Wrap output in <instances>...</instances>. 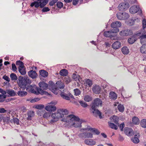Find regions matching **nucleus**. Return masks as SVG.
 Returning <instances> with one entry per match:
<instances>
[{
  "label": "nucleus",
  "instance_id": "obj_12",
  "mask_svg": "<svg viewBox=\"0 0 146 146\" xmlns=\"http://www.w3.org/2000/svg\"><path fill=\"white\" fill-rule=\"evenodd\" d=\"M102 102L101 99L99 98H96L95 99L91 105V107L93 108L94 107L97 108L99 106H102Z\"/></svg>",
  "mask_w": 146,
  "mask_h": 146
},
{
  "label": "nucleus",
  "instance_id": "obj_38",
  "mask_svg": "<svg viewBox=\"0 0 146 146\" xmlns=\"http://www.w3.org/2000/svg\"><path fill=\"white\" fill-rule=\"evenodd\" d=\"M7 92L11 96H14L16 95L15 92V91L13 90H7Z\"/></svg>",
  "mask_w": 146,
  "mask_h": 146
},
{
  "label": "nucleus",
  "instance_id": "obj_58",
  "mask_svg": "<svg viewBox=\"0 0 146 146\" xmlns=\"http://www.w3.org/2000/svg\"><path fill=\"white\" fill-rule=\"evenodd\" d=\"M3 78L8 82L10 81V79L9 77L6 75L4 76L3 77Z\"/></svg>",
  "mask_w": 146,
  "mask_h": 146
},
{
  "label": "nucleus",
  "instance_id": "obj_27",
  "mask_svg": "<svg viewBox=\"0 0 146 146\" xmlns=\"http://www.w3.org/2000/svg\"><path fill=\"white\" fill-rule=\"evenodd\" d=\"M132 121L133 123L135 125H138L140 122L139 119L136 116H134L132 117Z\"/></svg>",
  "mask_w": 146,
  "mask_h": 146
},
{
  "label": "nucleus",
  "instance_id": "obj_42",
  "mask_svg": "<svg viewBox=\"0 0 146 146\" xmlns=\"http://www.w3.org/2000/svg\"><path fill=\"white\" fill-rule=\"evenodd\" d=\"M10 77L12 80H16L17 79V76L14 73H11L10 75Z\"/></svg>",
  "mask_w": 146,
  "mask_h": 146
},
{
  "label": "nucleus",
  "instance_id": "obj_63",
  "mask_svg": "<svg viewBox=\"0 0 146 146\" xmlns=\"http://www.w3.org/2000/svg\"><path fill=\"white\" fill-rule=\"evenodd\" d=\"M0 93L3 94H6V92L1 88H0Z\"/></svg>",
  "mask_w": 146,
  "mask_h": 146
},
{
  "label": "nucleus",
  "instance_id": "obj_55",
  "mask_svg": "<svg viewBox=\"0 0 146 146\" xmlns=\"http://www.w3.org/2000/svg\"><path fill=\"white\" fill-rule=\"evenodd\" d=\"M50 9L47 7H43V9H42V11L43 12H45L48 11H50Z\"/></svg>",
  "mask_w": 146,
  "mask_h": 146
},
{
  "label": "nucleus",
  "instance_id": "obj_34",
  "mask_svg": "<svg viewBox=\"0 0 146 146\" xmlns=\"http://www.w3.org/2000/svg\"><path fill=\"white\" fill-rule=\"evenodd\" d=\"M108 124L110 127L111 129H114L116 130L117 129L118 127L117 126L115 125L114 123L109 122H108Z\"/></svg>",
  "mask_w": 146,
  "mask_h": 146
},
{
  "label": "nucleus",
  "instance_id": "obj_49",
  "mask_svg": "<svg viewBox=\"0 0 146 146\" xmlns=\"http://www.w3.org/2000/svg\"><path fill=\"white\" fill-rule=\"evenodd\" d=\"M13 121L14 124H16L17 125H19V119L16 118H13L12 119Z\"/></svg>",
  "mask_w": 146,
  "mask_h": 146
},
{
  "label": "nucleus",
  "instance_id": "obj_18",
  "mask_svg": "<svg viewBox=\"0 0 146 146\" xmlns=\"http://www.w3.org/2000/svg\"><path fill=\"white\" fill-rule=\"evenodd\" d=\"M29 76L32 79H35L37 78L38 75L35 71L31 70L28 72Z\"/></svg>",
  "mask_w": 146,
  "mask_h": 146
},
{
  "label": "nucleus",
  "instance_id": "obj_2",
  "mask_svg": "<svg viewBox=\"0 0 146 146\" xmlns=\"http://www.w3.org/2000/svg\"><path fill=\"white\" fill-rule=\"evenodd\" d=\"M68 113V111L66 109H61L58 110L57 112L52 114L51 116L53 119L50 120V123H52L56 122L59 118L63 117L64 118L65 117H64V115L67 114Z\"/></svg>",
  "mask_w": 146,
  "mask_h": 146
},
{
  "label": "nucleus",
  "instance_id": "obj_11",
  "mask_svg": "<svg viewBox=\"0 0 146 146\" xmlns=\"http://www.w3.org/2000/svg\"><path fill=\"white\" fill-rule=\"evenodd\" d=\"M129 7V3L126 2H124L119 4L118 7V8L119 11H124L128 9Z\"/></svg>",
  "mask_w": 146,
  "mask_h": 146
},
{
  "label": "nucleus",
  "instance_id": "obj_3",
  "mask_svg": "<svg viewBox=\"0 0 146 146\" xmlns=\"http://www.w3.org/2000/svg\"><path fill=\"white\" fill-rule=\"evenodd\" d=\"M23 90L26 89V90L29 92L33 93L36 95H38L39 93L43 94V92H39L40 89L38 88V87L35 84L29 85L25 86V88H21Z\"/></svg>",
  "mask_w": 146,
  "mask_h": 146
},
{
  "label": "nucleus",
  "instance_id": "obj_9",
  "mask_svg": "<svg viewBox=\"0 0 146 146\" xmlns=\"http://www.w3.org/2000/svg\"><path fill=\"white\" fill-rule=\"evenodd\" d=\"M117 19L119 20H126L129 17V15L128 13L125 12H117L116 15Z\"/></svg>",
  "mask_w": 146,
  "mask_h": 146
},
{
  "label": "nucleus",
  "instance_id": "obj_26",
  "mask_svg": "<svg viewBox=\"0 0 146 146\" xmlns=\"http://www.w3.org/2000/svg\"><path fill=\"white\" fill-rule=\"evenodd\" d=\"M136 36H135V34L131 38H129L128 39V42L130 44H132L134 43L137 40L135 38Z\"/></svg>",
  "mask_w": 146,
  "mask_h": 146
},
{
  "label": "nucleus",
  "instance_id": "obj_33",
  "mask_svg": "<svg viewBox=\"0 0 146 146\" xmlns=\"http://www.w3.org/2000/svg\"><path fill=\"white\" fill-rule=\"evenodd\" d=\"M89 130L92 132L94 134L96 135H99L100 133V131L98 130L95 128H90L89 129Z\"/></svg>",
  "mask_w": 146,
  "mask_h": 146
},
{
  "label": "nucleus",
  "instance_id": "obj_35",
  "mask_svg": "<svg viewBox=\"0 0 146 146\" xmlns=\"http://www.w3.org/2000/svg\"><path fill=\"white\" fill-rule=\"evenodd\" d=\"M112 119H113L112 121L119 126V123H118V117L116 116L113 115L112 116Z\"/></svg>",
  "mask_w": 146,
  "mask_h": 146
},
{
  "label": "nucleus",
  "instance_id": "obj_48",
  "mask_svg": "<svg viewBox=\"0 0 146 146\" xmlns=\"http://www.w3.org/2000/svg\"><path fill=\"white\" fill-rule=\"evenodd\" d=\"M19 70V72L22 75H24L26 74V72L25 70L23 69V68H18Z\"/></svg>",
  "mask_w": 146,
  "mask_h": 146
},
{
  "label": "nucleus",
  "instance_id": "obj_10",
  "mask_svg": "<svg viewBox=\"0 0 146 146\" xmlns=\"http://www.w3.org/2000/svg\"><path fill=\"white\" fill-rule=\"evenodd\" d=\"M112 29L111 30V31H108L104 32V35L106 37H110L111 40H116L118 39V37L115 34L113 35L114 33L113 32Z\"/></svg>",
  "mask_w": 146,
  "mask_h": 146
},
{
  "label": "nucleus",
  "instance_id": "obj_30",
  "mask_svg": "<svg viewBox=\"0 0 146 146\" xmlns=\"http://www.w3.org/2000/svg\"><path fill=\"white\" fill-rule=\"evenodd\" d=\"M27 92L25 91L20 90L17 92L18 95L21 97L25 96L27 95Z\"/></svg>",
  "mask_w": 146,
  "mask_h": 146
},
{
  "label": "nucleus",
  "instance_id": "obj_6",
  "mask_svg": "<svg viewBox=\"0 0 146 146\" xmlns=\"http://www.w3.org/2000/svg\"><path fill=\"white\" fill-rule=\"evenodd\" d=\"M146 31L145 29H142L140 31L137 32L135 34V36H139V39H140V42L142 44H144V39L146 38Z\"/></svg>",
  "mask_w": 146,
  "mask_h": 146
},
{
  "label": "nucleus",
  "instance_id": "obj_29",
  "mask_svg": "<svg viewBox=\"0 0 146 146\" xmlns=\"http://www.w3.org/2000/svg\"><path fill=\"white\" fill-rule=\"evenodd\" d=\"M40 75L43 77H46L48 76V72L44 70H41L39 71Z\"/></svg>",
  "mask_w": 146,
  "mask_h": 146
},
{
  "label": "nucleus",
  "instance_id": "obj_5",
  "mask_svg": "<svg viewBox=\"0 0 146 146\" xmlns=\"http://www.w3.org/2000/svg\"><path fill=\"white\" fill-rule=\"evenodd\" d=\"M31 83V80L28 78H22L19 79L18 84L21 88H25V86L30 85Z\"/></svg>",
  "mask_w": 146,
  "mask_h": 146
},
{
  "label": "nucleus",
  "instance_id": "obj_19",
  "mask_svg": "<svg viewBox=\"0 0 146 146\" xmlns=\"http://www.w3.org/2000/svg\"><path fill=\"white\" fill-rule=\"evenodd\" d=\"M121 46V44L120 42L117 41L114 42L112 45V47L115 50L119 49Z\"/></svg>",
  "mask_w": 146,
  "mask_h": 146
},
{
  "label": "nucleus",
  "instance_id": "obj_40",
  "mask_svg": "<svg viewBox=\"0 0 146 146\" xmlns=\"http://www.w3.org/2000/svg\"><path fill=\"white\" fill-rule=\"evenodd\" d=\"M84 83L86 84V85L89 87L91 86L92 84V81L89 79H85V82Z\"/></svg>",
  "mask_w": 146,
  "mask_h": 146
},
{
  "label": "nucleus",
  "instance_id": "obj_15",
  "mask_svg": "<svg viewBox=\"0 0 146 146\" xmlns=\"http://www.w3.org/2000/svg\"><path fill=\"white\" fill-rule=\"evenodd\" d=\"M90 110L92 111V113L94 116L96 117L98 116L101 119L102 118L101 113L98 110L96 109V108L94 107V108H93L92 107H91Z\"/></svg>",
  "mask_w": 146,
  "mask_h": 146
},
{
  "label": "nucleus",
  "instance_id": "obj_46",
  "mask_svg": "<svg viewBox=\"0 0 146 146\" xmlns=\"http://www.w3.org/2000/svg\"><path fill=\"white\" fill-rule=\"evenodd\" d=\"M74 94L76 96H78L80 95L81 93V92L78 89H75L74 90Z\"/></svg>",
  "mask_w": 146,
  "mask_h": 146
},
{
  "label": "nucleus",
  "instance_id": "obj_8",
  "mask_svg": "<svg viewBox=\"0 0 146 146\" xmlns=\"http://www.w3.org/2000/svg\"><path fill=\"white\" fill-rule=\"evenodd\" d=\"M121 25V22L118 21H116L113 22L111 24V27L112 28L111 29L112 31L114 33H116L119 31V27Z\"/></svg>",
  "mask_w": 146,
  "mask_h": 146
},
{
  "label": "nucleus",
  "instance_id": "obj_44",
  "mask_svg": "<svg viewBox=\"0 0 146 146\" xmlns=\"http://www.w3.org/2000/svg\"><path fill=\"white\" fill-rule=\"evenodd\" d=\"M141 125V126L144 128L146 127V119H142L140 123Z\"/></svg>",
  "mask_w": 146,
  "mask_h": 146
},
{
  "label": "nucleus",
  "instance_id": "obj_23",
  "mask_svg": "<svg viewBox=\"0 0 146 146\" xmlns=\"http://www.w3.org/2000/svg\"><path fill=\"white\" fill-rule=\"evenodd\" d=\"M45 109L49 111H54L56 110V108L54 106L48 105L45 107Z\"/></svg>",
  "mask_w": 146,
  "mask_h": 146
},
{
  "label": "nucleus",
  "instance_id": "obj_17",
  "mask_svg": "<svg viewBox=\"0 0 146 146\" xmlns=\"http://www.w3.org/2000/svg\"><path fill=\"white\" fill-rule=\"evenodd\" d=\"M124 132L125 134L128 136H131L133 135L134 133L131 128L125 127L124 129Z\"/></svg>",
  "mask_w": 146,
  "mask_h": 146
},
{
  "label": "nucleus",
  "instance_id": "obj_22",
  "mask_svg": "<svg viewBox=\"0 0 146 146\" xmlns=\"http://www.w3.org/2000/svg\"><path fill=\"white\" fill-rule=\"evenodd\" d=\"M110 98L112 100H115L117 98V94L114 92L111 91L109 93Z\"/></svg>",
  "mask_w": 146,
  "mask_h": 146
},
{
  "label": "nucleus",
  "instance_id": "obj_21",
  "mask_svg": "<svg viewBox=\"0 0 146 146\" xmlns=\"http://www.w3.org/2000/svg\"><path fill=\"white\" fill-rule=\"evenodd\" d=\"M133 135L135 136L132 138L131 139V141L135 143H137L139 142V133H137V134H133Z\"/></svg>",
  "mask_w": 146,
  "mask_h": 146
},
{
  "label": "nucleus",
  "instance_id": "obj_20",
  "mask_svg": "<svg viewBox=\"0 0 146 146\" xmlns=\"http://www.w3.org/2000/svg\"><path fill=\"white\" fill-rule=\"evenodd\" d=\"M84 142L86 145H93L96 143V142L92 139H86L85 140Z\"/></svg>",
  "mask_w": 146,
  "mask_h": 146
},
{
  "label": "nucleus",
  "instance_id": "obj_13",
  "mask_svg": "<svg viewBox=\"0 0 146 146\" xmlns=\"http://www.w3.org/2000/svg\"><path fill=\"white\" fill-rule=\"evenodd\" d=\"M60 95L63 98L68 100H70V98H74V96L70 93L66 94L63 92H61Z\"/></svg>",
  "mask_w": 146,
  "mask_h": 146
},
{
  "label": "nucleus",
  "instance_id": "obj_54",
  "mask_svg": "<svg viewBox=\"0 0 146 146\" xmlns=\"http://www.w3.org/2000/svg\"><path fill=\"white\" fill-rule=\"evenodd\" d=\"M63 4L61 2H58L56 3V5L58 7L61 8L63 6Z\"/></svg>",
  "mask_w": 146,
  "mask_h": 146
},
{
  "label": "nucleus",
  "instance_id": "obj_41",
  "mask_svg": "<svg viewBox=\"0 0 146 146\" xmlns=\"http://www.w3.org/2000/svg\"><path fill=\"white\" fill-rule=\"evenodd\" d=\"M117 108L119 111L121 112H123L124 111V107L123 105L119 104L117 106Z\"/></svg>",
  "mask_w": 146,
  "mask_h": 146
},
{
  "label": "nucleus",
  "instance_id": "obj_52",
  "mask_svg": "<svg viewBox=\"0 0 146 146\" xmlns=\"http://www.w3.org/2000/svg\"><path fill=\"white\" fill-rule=\"evenodd\" d=\"M142 25L143 26V29H146V20L145 19H143L142 21Z\"/></svg>",
  "mask_w": 146,
  "mask_h": 146
},
{
  "label": "nucleus",
  "instance_id": "obj_28",
  "mask_svg": "<svg viewBox=\"0 0 146 146\" xmlns=\"http://www.w3.org/2000/svg\"><path fill=\"white\" fill-rule=\"evenodd\" d=\"M60 74L62 76H66L68 75V72L67 70L63 69L61 70L59 72Z\"/></svg>",
  "mask_w": 146,
  "mask_h": 146
},
{
  "label": "nucleus",
  "instance_id": "obj_51",
  "mask_svg": "<svg viewBox=\"0 0 146 146\" xmlns=\"http://www.w3.org/2000/svg\"><path fill=\"white\" fill-rule=\"evenodd\" d=\"M51 113L50 112H46L43 115V117L44 118H47L48 117L51 115Z\"/></svg>",
  "mask_w": 146,
  "mask_h": 146
},
{
  "label": "nucleus",
  "instance_id": "obj_31",
  "mask_svg": "<svg viewBox=\"0 0 146 146\" xmlns=\"http://www.w3.org/2000/svg\"><path fill=\"white\" fill-rule=\"evenodd\" d=\"M140 50L142 53H146V44H143L140 47Z\"/></svg>",
  "mask_w": 146,
  "mask_h": 146
},
{
  "label": "nucleus",
  "instance_id": "obj_57",
  "mask_svg": "<svg viewBox=\"0 0 146 146\" xmlns=\"http://www.w3.org/2000/svg\"><path fill=\"white\" fill-rule=\"evenodd\" d=\"M12 70L14 71H16L17 70V68L15 64L14 63H13L12 64Z\"/></svg>",
  "mask_w": 146,
  "mask_h": 146
},
{
  "label": "nucleus",
  "instance_id": "obj_60",
  "mask_svg": "<svg viewBox=\"0 0 146 146\" xmlns=\"http://www.w3.org/2000/svg\"><path fill=\"white\" fill-rule=\"evenodd\" d=\"M124 123H122L119 125V128L120 129V130L121 131H123V129L124 127Z\"/></svg>",
  "mask_w": 146,
  "mask_h": 146
},
{
  "label": "nucleus",
  "instance_id": "obj_62",
  "mask_svg": "<svg viewBox=\"0 0 146 146\" xmlns=\"http://www.w3.org/2000/svg\"><path fill=\"white\" fill-rule=\"evenodd\" d=\"M7 111V110H5L3 108H0V113H5Z\"/></svg>",
  "mask_w": 146,
  "mask_h": 146
},
{
  "label": "nucleus",
  "instance_id": "obj_53",
  "mask_svg": "<svg viewBox=\"0 0 146 146\" xmlns=\"http://www.w3.org/2000/svg\"><path fill=\"white\" fill-rule=\"evenodd\" d=\"M86 134L85 132L79 134L78 135V136L80 138L82 139L86 138Z\"/></svg>",
  "mask_w": 146,
  "mask_h": 146
},
{
  "label": "nucleus",
  "instance_id": "obj_59",
  "mask_svg": "<svg viewBox=\"0 0 146 146\" xmlns=\"http://www.w3.org/2000/svg\"><path fill=\"white\" fill-rule=\"evenodd\" d=\"M3 120L5 121L6 122H9L10 121V118L9 117H6L4 118Z\"/></svg>",
  "mask_w": 146,
  "mask_h": 146
},
{
  "label": "nucleus",
  "instance_id": "obj_43",
  "mask_svg": "<svg viewBox=\"0 0 146 146\" xmlns=\"http://www.w3.org/2000/svg\"><path fill=\"white\" fill-rule=\"evenodd\" d=\"M78 102L81 106L83 108H86L88 106L87 104L83 101L79 100Z\"/></svg>",
  "mask_w": 146,
  "mask_h": 146
},
{
  "label": "nucleus",
  "instance_id": "obj_64",
  "mask_svg": "<svg viewBox=\"0 0 146 146\" xmlns=\"http://www.w3.org/2000/svg\"><path fill=\"white\" fill-rule=\"evenodd\" d=\"M79 0H73V4L74 5H76L78 4Z\"/></svg>",
  "mask_w": 146,
  "mask_h": 146
},
{
  "label": "nucleus",
  "instance_id": "obj_37",
  "mask_svg": "<svg viewBox=\"0 0 146 146\" xmlns=\"http://www.w3.org/2000/svg\"><path fill=\"white\" fill-rule=\"evenodd\" d=\"M84 100L86 102H90L92 100V97L90 96L86 95L84 97Z\"/></svg>",
  "mask_w": 146,
  "mask_h": 146
},
{
  "label": "nucleus",
  "instance_id": "obj_25",
  "mask_svg": "<svg viewBox=\"0 0 146 146\" xmlns=\"http://www.w3.org/2000/svg\"><path fill=\"white\" fill-rule=\"evenodd\" d=\"M35 115L34 112L33 111H29L27 113L28 117H27V119L31 120L32 118Z\"/></svg>",
  "mask_w": 146,
  "mask_h": 146
},
{
  "label": "nucleus",
  "instance_id": "obj_24",
  "mask_svg": "<svg viewBox=\"0 0 146 146\" xmlns=\"http://www.w3.org/2000/svg\"><path fill=\"white\" fill-rule=\"evenodd\" d=\"M101 88L99 86L96 85L92 88L93 91L96 94H99L100 92Z\"/></svg>",
  "mask_w": 146,
  "mask_h": 146
},
{
  "label": "nucleus",
  "instance_id": "obj_50",
  "mask_svg": "<svg viewBox=\"0 0 146 146\" xmlns=\"http://www.w3.org/2000/svg\"><path fill=\"white\" fill-rule=\"evenodd\" d=\"M86 138H92L93 137V135L92 133L89 132H85Z\"/></svg>",
  "mask_w": 146,
  "mask_h": 146
},
{
  "label": "nucleus",
  "instance_id": "obj_47",
  "mask_svg": "<svg viewBox=\"0 0 146 146\" xmlns=\"http://www.w3.org/2000/svg\"><path fill=\"white\" fill-rule=\"evenodd\" d=\"M71 79L69 77H65L64 78V81L66 84H68L71 81Z\"/></svg>",
  "mask_w": 146,
  "mask_h": 146
},
{
  "label": "nucleus",
  "instance_id": "obj_1",
  "mask_svg": "<svg viewBox=\"0 0 146 146\" xmlns=\"http://www.w3.org/2000/svg\"><path fill=\"white\" fill-rule=\"evenodd\" d=\"M80 120V118L72 114L68 115L66 117L63 118L62 119V121H63L69 122V124L75 127H80L81 126V123Z\"/></svg>",
  "mask_w": 146,
  "mask_h": 146
},
{
  "label": "nucleus",
  "instance_id": "obj_14",
  "mask_svg": "<svg viewBox=\"0 0 146 146\" xmlns=\"http://www.w3.org/2000/svg\"><path fill=\"white\" fill-rule=\"evenodd\" d=\"M119 34L121 36H127L132 35L133 32L132 30L131 29H125L120 31Z\"/></svg>",
  "mask_w": 146,
  "mask_h": 146
},
{
  "label": "nucleus",
  "instance_id": "obj_36",
  "mask_svg": "<svg viewBox=\"0 0 146 146\" xmlns=\"http://www.w3.org/2000/svg\"><path fill=\"white\" fill-rule=\"evenodd\" d=\"M137 22L139 21H140V19L138 18H133L129 20V23L130 25H132L134 24L135 21Z\"/></svg>",
  "mask_w": 146,
  "mask_h": 146
},
{
  "label": "nucleus",
  "instance_id": "obj_56",
  "mask_svg": "<svg viewBox=\"0 0 146 146\" xmlns=\"http://www.w3.org/2000/svg\"><path fill=\"white\" fill-rule=\"evenodd\" d=\"M58 0H52L49 3V5L50 6H53L57 2Z\"/></svg>",
  "mask_w": 146,
  "mask_h": 146
},
{
  "label": "nucleus",
  "instance_id": "obj_39",
  "mask_svg": "<svg viewBox=\"0 0 146 146\" xmlns=\"http://www.w3.org/2000/svg\"><path fill=\"white\" fill-rule=\"evenodd\" d=\"M16 64L17 65H19V68H23L24 67V63L20 60H18L16 61Z\"/></svg>",
  "mask_w": 146,
  "mask_h": 146
},
{
  "label": "nucleus",
  "instance_id": "obj_7",
  "mask_svg": "<svg viewBox=\"0 0 146 146\" xmlns=\"http://www.w3.org/2000/svg\"><path fill=\"white\" fill-rule=\"evenodd\" d=\"M38 85L40 88L38 87V88L40 89V91H39V92H43V94L39 93V94L41 95L47 94H48V92L44 91V90H46L48 88V84L43 82H40L39 84Z\"/></svg>",
  "mask_w": 146,
  "mask_h": 146
},
{
  "label": "nucleus",
  "instance_id": "obj_16",
  "mask_svg": "<svg viewBox=\"0 0 146 146\" xmlns=\"http://www.w3.org/2000/svg\"><path fill=\"white\" fill-rule=\"evenodd\" d=\"M138 11L141 13V10L138 6L134 5L131 7L129 9V12L131 14H134Z\"/></svg>",
  "mask_w": 146,
  "mask_h": 146
},
{
  "label": "nucleus",
  "instance_id": "obj_45",
  "mask_svg": "<svg viewBox=\"0 0 146 146\" xmlns=\"http://www.w3.org/2000/svg\"><path fill=\"white\" fill-rule=\"evenodd\" d=\"M79 76L76 75L75 73H74L72 74V78L75 81H79Z\"/></svg>",
  "mask_w": 146,
  "mask_h": 146
},
{
  "label": "nucleus",
  "instance_id": "obj_4",
  "mask_svg": "<svg viewBox=\"0 0 146 146\" xmlns=\"http://www.w3.org/2000/svg\"><path fill=\"white\" fill-rule=\"evenodd\" d=\"M37 1H35L32 3L30 5L31 7L35 6V8H37L39 7L42 8L44 7L48 2V0H37Z\"/></svg>",
  "mask_w": 146,
  "mask_h": 146
},
{
  "label": "nucleus",
  "instance_id": "obj_61",
  "mask_svg": "<svg viewBox=\"0 0 146 146\" xmlns=\"http://www.w3.org/2000/svg\"><path fill=\"white\" fill-rule=\"evenodd\" d=\"M44 106L42 105H40L37 106L36 108L38 109H40L44 108Z\"/></svg>",
  "mask_w": 146,
  "mask_h": 146
},
{
  "label": "nucleus",
  "instance_id": "obj_32",
  "mask_svg": "<svg viewBox=\"0 0 146 146\" xmlns=\"http://www.w3.org/2000/svg\"><path fill=\"white\" fill-rule=\"evenodd\" d=\"M121 51L124 54H127L129 53V50L126 46H124L121 48Z\"/></svg>",
  "mask_w": 146,
  "mask_h": 146
}]
</instances>
